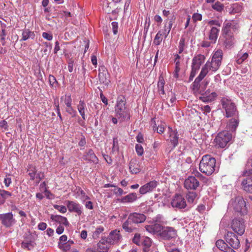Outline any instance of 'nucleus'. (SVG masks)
Returning <instances> with one entry per match:
<instances>
[{
	"instance_id": "nucleus-41",
	"label": "nucleus",
	"mask_w": 252,
	"mask_h": 252,
	"mask_svg": "<svg viewBox=\"0 0 252 252\" xmlns=\"http://www.w3.org/2000/svg\"><path fill=\"white\" fill-rule=\"evenodd\" d=\"M231 26V23L229 21H225L223 24V27L222 29V32L225 35L228 34H231L230 32V29Z\"/></svg>"
},
{
	"instance_id": "nucleus-64",
	"label": "nucleus",
	"mask_w": 252,
	"mask_h": 252,
	"mask_svg": "<svg viewBox=\"0 0 252 252\" xmlns=\"http://www.w3.org/2000/svg\"><path fill=\"white\" fill-rule=\"evenodd\" d=\"M73 64H74V61L72 59L69 60L68 62V71L70 72H72L73 71Z\"/></svg>"
},
{
	"instance_id": "nucleus-63",
	"label": "nucleus",
	"mask_w": 252,
	"mask_h": 252,
	"mask_svg": "<svg viewBox=\"0 0 252 252\" xmlns=\"http://www.w3.org/2000/svg\"><path fill=\"white\" fill-rule=\"evenodd\" d=\"M201 110L205 115H207L210 112L211 108L209 105H205L201 107Z\"/></svg>"
},
{
	"instance_id": "nucleus-31",
	"label": "nucleus",
	"mask_w": 252,
	"mask_h": 252,
	"mask_svg": "<svg viewBox=\"0 0 252 252\" xmlns=\"http://www.w3.org/2000/svg\"><path fill=\"white\" fill-rule=\"evenodd\" d=\"M224 45L227 49L231 48L234 44V39L232 34L225 35Z\"/></svg>"
},
{
	"instance_id": "nucleus-58",
	"label": "nucleus",
	"mask_w": 252,
	"mask_h": 252,
	"mask_svg": "<svg viewBox=\"0 0 252 252\" xmlns=\"http://www.w3.org/2000/svg\"><path fill=\"white\" fill-rule=\"evenodd\" d=\"M113 29V32L114 34H116L118 32V24L116 22H113L111 23Z\"/></svg>"
},
{
	"instance_id": "nucleus-4",
	"label": "nucleus",
	"mask_w": 252,
	"mask_h": 252,
	"mask_svg": "<svg viewBox=\"0 0 252 252\" xmlns=\"http://www.w3.org/2000/svg\"><path fill=\"white\" fill-rule=\"evenodd\" d=\"M146 217L143 214L131 213L129 215L127 220L123 224V228L126 232H132L134 229L132 223H142L146 220Z\"/></svg>"
},
{
	"instance_id": "nucleus-14",
	"label": "nucleus",
	"mask_w": 252,
	"mask_h": 252,
	"mask_svg": "<svg viewBox=\"0 0 252 252\" xmlns=\"http://www.w3.org/2000/svg\"><path fill=\"white\" fill-rule=\"evenodd\" d=\"M171 205L174 208L184 209L187 206L186 201L184 197L181 195H176L171 201Z\"/></svg>"
},
{
	"instance_id": "nucleus-21",
	"label": "nucleus",
	"mask_w": 252,
	"mask_h": 252,
	"mask_svg": "<svg viewBox=\"0 0 252 252\" xmlns=\"http://www.w3.org/2000/svg\"><path fill=\"white\" fill-rule=\"evenodd\" d=\"M168 135L169 138L166 140L169 141L173 147L175 148L178 144L179 137L177 132L173 130L171 127H168Z\"/></svg>"
},
{
	"instance_id": "nucleus-8",
	"label": "nucleus",
	"mask_w": 252,
	"mask_h": 252,
	"mask_svg": "<svg viewBox=\"0 0 252 252\" xmlns=\"http://www.w3.org/2000/svg\"><path fill=\"white\" fill-rule=\"evenodd\" d=\"M205 58L204 55L199 54L192 60L191 71L189 76V80H192L198 71L202 64L204 62Z\"/></svg>"
},
{
	"instance_id": "nucleus-49",
	"label": "nucleus",
	"mask_w": 252,
	"mask_h": 252,
	"mask_svg": "<svg viewBox=\"0 0 252 252\" xmlns=\"http://www.w3.org/2000/svg\"><path fill=\"white\" fill-rule=\"evenodd\" d=\"M141 239L142 237L140 236L139 234H135L132 241L133 242L137 245L141 246L142 244Z\"/></svg>"
},
{
	"instance_id": "nucleus-17",
	"label": "nucleus",
	"mask_w": 252,
	"mask_h": 252,
	"mask_svg": "<svg viewBox=\"0 0 252 252\" xmlns=\"http://www.w3.org/2000/svg\"><path fill=\"white\" fill-rule=\"evenodd\" d=\"M121 239L120 231L117 229L111 231L106 241L109 244H115L119 242Z\"/></svg>"
},
{
	"instance_id": "nucleus-26",
	"label": "nucleus",
	"mask_w": 252,
	"mask_h": 252,
	"mask_svg": "<svg viewBox=\"0 0 252 252\" xmlns=\"http://www.w3.org/2000/svg\"><path fill=\"white\" fill-rule=\"evenodd\" d=\"M219 32L220 28H218L217 27H212L211 28L209 32V39L211 43H216L218 37Z\"/></svg>"
},
{
	"instance_id": "nucleus-23",
	"label": "nucleus",
	"mask_w": 252,
	"mask_h": 252,
	"mask_svg": "<svg viewBox=\"0 0 252 252\" xmlns=\"http://www.w3.org/2000/svg\"><path fill=\"white\" fill-rule=\"evenodd\" d=\"M99 73L98 74V77L99 81L101 83L105 84H107L110 82L109 79V74L105 67L102 66L99 69Z\"/></svg>"
},
{
	"instance_id": "nucleus-24",
	"label": "nucleus",
	"mask_w": 252,
	"mask_h": 252,
	"mask_svg": "<svg viewBox=\"0 0 252 252\" xmlns=\"http://www.w3.org/2000/svg\"><path fill=\"white\" fill-rule=\"evenodd\" d=\"M216 246L220 251L223 252H236L233 249L229 247L228 244L222 240L217 241Z\"/></svg>"
},
{
	"instance_id": "nucleus-33",
	"label": "nucleus",
	"mask_w": 252,
	"mask_h": 252,
	"mask_svg": "<svg viewBox=\"0 0 252 252\" xmlns=\"http://www.w3.org/2000/svg\"><path fill=\"white\" fill-rule=\"evenodd\" d=\"M33 32L30 31L29 29H24L22 33V38L21 41H26L30 38L32 39L34 37Z\"/></svg>"
},
{
	"instance_id": "nucleus-2",
	"label": "nucleus",
	"mask_w": 252,
	"mask_h": 252,
	"mask_svg": "<svg viewBox=\"0 0 252 252\" xmlns=\"http://www.w3.org/2000/svg\"><path fill=\"white\" fill-rule=\"evenodd\" d=\"M115 114L121 122L127 121L130 118V110L126 106V99L124 96L121 95L117 97Z\"/></svg>"
},
{
	"instance_id": "nucleus-7",
	"label": "nucleus",
	"mask_w": 252,
	"mask_h": 252,
	"mask_svg": "<svg viewBox=\"0 0 252 252\" xmlns=\"http://www.w3.org/2000/svg\"><path fill=\"white\" fill-rule=\"evenodd\" d=\"M232 137V134L229 131L224 130L217 134L214 141L217 146L220 148H224L231 140Z\"/></svg>"
},
{
	"instance_id": "nucleus-53",
	"label": "nucleus",
	"mask_w": 252,
	"mask_h": 252,
	"mask_svg": "<svg viewBox=\"0 0 252 252\" xmlns=\"http://www.w3.org/2000/svg\"><path fill=\"white\" fill-rule=\"evenodd\" d=\"M150 25V20L149 17H146L145 22L144 24V32L146 33H147L149 28Z\"/></svg>"
},
{
	"instance_id": "nucleus-42",
	"label": "nucleus",
	"mask_w": 252,
	"mask_h": 252,
	"mask_svg": "<svg viewBox=\"0 0 252 252\" xmlns=\"http://www.w3.org/2000/svg\"><path fill=\"white\" fill-rule=\"evenodd\" d=\"M29 175L31 180H33L35 178V175L37 172L36 168L34 166H30L28 170Z\"/></svg>"
},
{
	"instance_id": "nucleus-35",
	"label": "nucleus",
	"mask_w": 252,
	"mask_h": 252,
	"mask_svg": "<svg viewBox=\"0 0 252 252\" xmlns=\"http://www.w3.org/2000/svg\"><path fill=\"white\" fill-rule=\"evenodd\" d=\"M77 191L75 193V198H79L82 202H85L86 200L90 199V197L80 188L77 189Z\"/></svg>"
},
{
	"instance_id": "nucleus-46",
	"label": "nucleus",
	"mask_w": 252,
	"mask_h": 252,
	"mask_svg": "<svg viewBox=\"0 0 252 252\" xmlns=\"http://www.w3.org/2000/svg\"><path fill=\"white\" fill-rule=\"evenodd\" d=\"M212 8L218 12H221L224 8V5L220 2H217L212 6Z\"/></svg>"
},
{
	"instance_id": "nucleus-15",
	"label": "nucleus",
	"mask_w": 252,
	"mask_h": 252,
	"mask_svg": "<svg viewBox=\"0 0 252 252\" xmlns=\"http://www.w3.org/2000/svg\"><path fill=\"white\" fill-rule=\"evenodd\" d=\"M160 235L164 239L169 240L175 238L177 236V233L174 228L166 227L162 228Z\"/></svg>"
},
{
	"instance_id": "nucleus-38",
	"label": "nucleus",
	"mask_w": 252,
	"mask_h": 252,
	"mask_svg": "<svg viewBox=\"0 0 252 252\" xmlns=\"http://www.w3.org/2000/svg\"><path fill=\"white\" fill-rule=\"evenodd\" d=\"M163 36H164V32H162L161 31H158L155 37L153 44L156 45H159L162 40Z\"/></svg>"
},
{
	"instance_id": "nucleus-25",
	"label": "nucleus",
	"mask_w": 252,
	"mask_h": 252,
	"mask_svg": "<svg viewBox=\"0 0 252 252\" xmlns=\"http://www.w3.org/2000/svg\"><path fill=\"white\" fill-rule=\"evenodd\" d=\"M146 231L150 233L155 234L161 232L162 226L158 223H153L145 226Z\"/></svg>"
},
{
	"instance_id": "nucleus-48",
	"label": "nucleus",
	"mask_w": 252,
	"mask_h": 252,
	"mask_svg": "<svg viewBox=\"0 0 252 252\" xmlns=\"http://www.w3.org/2000/svg\"><path fill=\"white\" fill-rule=\"evenodd\" d=\"M22 247L23 248L30 250L34 247V243L32 241L24 242L22 243Z\"/></svg>"
},
{
	"instance_id": "nucleus-16",
	"label": "nucleus",
	"mask_w": 252,
	"mask_h": 252,
	"mask_svg": "<svg viewBox=\"0 0 252 252\" xmlns=\"http://www.w3.org/2000/svg\"><path fill=\"white\" fill-rule=\"evenodd\" d=\"M66 205L70 212H75L78 215H80L82 213L83 208L80 204L73 201L67 200Z\"/></svg>"
},
{
	"instance_id": "nucleus-55",
	"label": "nucleus",
	"mask_w": 252,
	"mask_h": 252,
	"mask_svg": "<svg viewBox=\"0 0 252 252\" xmlns=\"http://www.w3.org/2000/svg\"><path fill=\"white\" fill-rule=\"evenodd\" d=\"M0 195L2 198L5 199L9 196H11V193L5 190H2V191L0 193Z\"/></svg>"
},
{
	"instance_id": "nucleus-30",
	"label": "nucleus",
	"mask_w": 252,
	"mask_h": 252,
	"mask_svg": "<svg viewBox=\"0 0 252 252\" xmlns=\"http://www.w3.org/2000/svg\"><path fill=\"white\" fill-rule=\"evenodd\" d=\"M129 171L132 174H137L140 171V169L136 160L132 159L129 163Z\"/></svg>"
},
{
	"instance_id": "nucleus-29",
	"label": "nucleus",
	"mask_w": 252,
	"mask_h": 252,
	"mask_svg": "<svg viewBox=\"0 0 252 252\" xmlns=\"http://www.w3.org/2000/svg\"><path fill=\"white\" fill-rule=\"evenodd\" d=\"M77 109L83 120L86 119L85 111L87 110L86 105L83 100H80L77 105Z\"/></svg>"
},
{
	"instance_id": "nucleus-6",
	"label": "nucleus",
	"mask_w": 252,
	"mask_h": 252,
	"mask_svg": "<svg viewBox=\"0 0 252 252\" xmlns=\"http://www.w3.org/2000/svg\"><path fill=\"white\" fill-rule=\"evenodd\" d=\"M229 208H232L236 212L244 214L246 213V203L243 197L238 196L232 199L228 203Z\"/></svg>"
},
{
	"instance_id": "nucleus-40",
	"label": "nucleus",
	"mask_w": 252,
	"mask_h": 252,
	"mask_svg": "<svg viewBox=\"0 0 252 252\" xmlns=\"http://www.w3.org/2000/svg\"><path fill=\"white\" fill-rule=\"evenodd\" d=\"M104 230V228L102 226H98L95 230L93 232L92 237L94 239H97L99 237L100 234H101Z\"/></svg>"
},
{
	"instance_id": "nucleus-34",
	"label": "nucleus",
	"mask_w": 252,
	"mask_h": 252,
	"mask_svg": "<svg viewBox=\"0 0 252 252\" xmlns=\"http://www.w3.org/2000/svg\"><path fill=\"white\" fill-rule=\"evenodd\" d=\"M137 196L136 193H130L123 197L121 199V202L123 203L132 202L137 199Z\"/></svg>"
},
{
	"instance_id": "nucleus-32",
	"label": "nucleus",
	"mask_w": 252,
	"mask_h": 252,
	"mask_svg": "<svg viewBox=\"0 0 252 252\" xmlns=\"http://www.w3.org/2000/svg\"><path fill=\"white\" fill-rule=\"evenodd\" d=\"M210 91L208 90L205 93V96H203L202 98V100L203 101L206 102H211L213 101L215 98L217 96V94L215 92H212L210 94H209Z\"/></svg>"
},
{
	"instance_id": "nucleus-20",
	"label": "nucleus",
	"mask_w": 252,
	"mask_h": 252,
	"mask_svg": "<svg viewBox=\"0 0 252 252\" xmlns=\"http://www.w3.org/2000/svg\"><path fill=\"white\" fill-rule=\"evenodd\" d=\"M199 184L198 181L194 177L190 176L185 181L184 186L188 189H196Z\"/></svg>"
},
{
	"instance_id": "nucleus-45",
	"label": "nucleus",
	"mask_w": 252,
	"mask_h": 252,
	"mask_svg": "<svg viewBox=\"0 0 252 252\" xmlns=\"http://www.w3.org/2000/svg\"><path fill=\"white\" fill-rule=\"evenodd\" d=\"M196 196H197V194L195 192H193V191L189 192L187 194V199L189 202L193 203Z\"/></svg>"
},
{
	"instance_id": "nucleus-1",
	"label": "nucleus",
	"mask_w": 252,
	"mask_h": 252,
	"mask_svg": "<svg viewBox=\"0 0 252 252\" xmlns=\"http://www.w3.org/2000/svg\"><path fill=\"white\" fill-rule=\"evenodd\" d=\"M222 51L220 49L217 50L213 54L211 61H208L203 66L201 70L204 75L208 74H212L217 71L220 68L222 59Z\"/></svg>"
},
{
	"instance_id": "nucleus-27",
	"label": "nucleus",
	"mask_w": 252,
	"mask_h": 252,
	"mask_svg": "<svg viewBox=\"0 0 252 252\" xmlns=\"http://www.w3.org/2000/svg\"><path fill=\"white\" fill-rule=\"evenodd\" d=\"M83 158L84 160L95 163H97L98 161V158L92 149H90L88 152L85 153Z\"/></svg>"
},
{
	"instance_id": "nucleus-44",
	"label": "nucleus",
	"mask_w": 252,
	"mask_h": 252,
	"mask_svg": "<svg viewBox=\"0 0 252 252\" xmlns=\"http://www.w3.org/2000/svg\"><path fill=\"white\" fill-rule=\"evenodd\" d=\"M141 241L142 244L141 245L144 246L146 248L150 247L152 244L151 239L148 237H142Z\"/></svg>"
},
{
	"instance_id": "nucleus-3",
	"label": "nucleus",
	"mask_w": 252,
	"mask_h": 252,
	"mask_svg": "<svg viewBox=\"0 0 252 252\" xmlns=\"http://www.w3.org/2000/svg\"><path fill=\"white\" fill-rule=\"evenodd\" d=\"M216 159L211 156L206 155L202 157L199 163V170L207 176L212 175L215 171Z\"/></svg>"
},
{
	"instance_id": "nucleus-50",
	"label": "nucleus",
	"mask_w": 252,
	"mask_h": 252,
	"mask_svg": "<svg viewBox=\"0 0 252 252\" xmlns=\"http://www.w3.org/2000/svg\"><path fill=\"white\" fill-rule=\"evenodd\" d=\"M185 45V39L184 38H181L180 41H179V54H181L184 50Z\"/></svg>"
},
{
	"instance_id": "nucleus-12",
	"label": "nucleus",
	"mask_w": 252,
	"mask_h": 252,
	"mask_svg": "<svg viewBox=\"0 0 252 252\" xmlns=\"http://www.w3.org/2000/svg\"><path fill=\"white\" fill-rule=\"evenodd\" d=\"M0 220L1 223L6 227L11 226L15 223V220L12 213L0 214Z\"/></svg>"
},
{
	"instance_id": "nucleus-36",
	"label": "nucleus",
	"mask_w": 252,
	"mask_h": 252,
	"mask_svg": "<svg viewBox=\"0 0 252 252\" xmlns=\"http://www.w3.org/2000/svg\"><path fill=\"white\" fill-rule=\"evenodd\" d=\"M206 76L204 75L202 72H200L199 75L195 78L194 81L192 84L193 90H197L200 86V82Z\"/></svg>"
},
{
	"instance_id": "nucleus-59",
	"label": "nucleus",
	"mask_w": 252,
	"mask_h": 252,
	"mask_svg": "<svg viewBox=\"0 0 252 252\" xmlns=\"http://www.w3.org/2000/svg\"><path fill=\"white\" fill-rule=\"evenodd\" d=\"M71 98L70 95L66 96L64 99V103L67 107L71 106Z\"/></svg>"
},
{
	"instance_id": "nucleus-19",
	"label": "nucleus",
	"mask_w": 252,
	"mask_h": 252,
	"mask_svg": "<svg viewBox=\"0 0 252 252\" xmlns=\"http://www.w3.org/2000/svg\"><path fill=\"white\" fill-rule=\"evenodd\" d=\"M158 186V182L156 181L150 182L142 186L139 189V192L141 194H144L149 192H151L155 189Z\"/></svg>"
},
{
	"instance_id": "nucleus-11",
	"label": "nucleus",
	"mask_w": 252,
	"mask_h": 252,
	"mask_svg": "<svg viewBox=\"0 0 252 252\" xmlns=\"http://www.w3.org/2000/svg\"><path fill=\"white\" fill-rule=\"evenodd\" d=\"M231 228L234 232L242 235L245 232V226L243 219H235L233 220Z\"/></svg>"
},
{
	"instance_id": "nucleus-57",
	"label": "nucleus",
	"mask_w": 252,
	"mask_h": 252,
	"mask_svg": "<svg viewBox=\"0 0 252 252\" xmlns=\"http://www.w3.org/2000/svg\"><path fill=\"white\" fill-rule=\"evenodd\" d=\"M4 183L6 187H8L11 183V179L10 175H6L4 179Z\"/></svg>"
},
{
	"instance_id": "nucleus-56",
	"label": "nucleus",
	"mask_w": 252,
	"mask_h": 252,
	"mask_svg": "<svg viewBox=\"0 0 252 252\" xmlns=\"http://www.w3.org/2000/svg\"><path fill=\"white\" fill-rule=\"evenodd\" d=\"M49 81L50 85L53 87L55 86V85L57 83L56 78L52 75H50L49 76Z\"/></svg>"
},
{
	"instance_id": "nucleus-28",
	"label": "nucleus",
	"mask_w": 252,
	"mask_h": 252,
	"mask_svg": "<svg viewBox=\"0 0 252 252\" xmlns=\"http://www.w3.org/2000/svg\"><path fill=\"white\" fill-rule=\"evenodd\" d=\"M51 219L53 221L63 224L65 226H68L69 225V222L67 219L65 217L60 215H52L51 216Z\"/></svg>"
},
{
	"instance_id": "nucleus-47",
	"label": "nucleus",
	"mask_w": 252,
	"mask_h": 252,
	"mask_svg": "<svg viewBox=\"0 0 252 252\" xmlns=\"http://www.w3.org/2000/svg\"><path fill=\"white\" fill-rule=\"evenodd\" d=\"M208 24L211 28L212 27H217L218 28H220L221 26V22L218 20H212L209 21Z\"/></svg>"
},
{
	"instance_id": "nucleus-18",
	"label": "nucleus",
	"mask_w": 252,
	"mask_h": 252,
	"mask_svg": "<svg viewBox=\"0 0 252 252\" xmlns=\"http://www.w3.org/2000/svg\"><path fill=\"white\" fill-rule=\"evenodd\" d=\"M227 123L226 128L227 131L234 132L239 124V118L238 116H231Z\"/></svg>"
},
{
	"instance_id": "nucleus-37",
	"label": "nucleus",
	"mask_w": 252,
	"mask_h": 252,
	"mask_svg": "<svg viewBox=\"0 0 252 252\" xmlns=\"http://www.w3.org/2000/svg\"><path fill=\"white\" fill-rule=\"evenodd\" d=\"M165 21V24L164 25V37L166 38L168 35L169 34L170 30L172 27L173 25V20L171 19L168 21V20L167 19Z\"/></svg>"
},
{
	"instance_id": "nucleus-43",
	"label": "nucleus",
	"mask_w": 252,
	"mask_h": 252,
	"mask_svg": "<svg viewBox=\"0 0 252 252\" xmlns=\"http://www.w3.org/2000/svg\"><path fill=\"white\" fill-rule=\"evenodd\" d=\"M231 8L232 9L231 13H239L242 11L243 9L242 4L239 3H234L231 5Z\"/></svg>"
},
{
	"instance_id": "nucleus-61",
	"label": "nucleus",
	"mask_w": 252,
	"mask_h": 252,
	"mask_svg": "<svg viewBox=\"0 0 252 252\" xmlns=\"http://www.w3.org/2000/svg\"><path fill=\"white\" fill-rule=\"evenodd\" d=\"M42 36L44 38L46 39L49 41H50L53 39L52 34L46 32H43Z\"/></svg>"
},
{
	"instance_id": "nucleus-51",
	"label": "nucleus",
	"mask_w": 252,
	"mask_h": 252,
	"mask_svg": "<svg viewBox=\"0 0 252 252\" xmlns=\"http://www.w3.org/2000/svg\"><path fill=\"white\" fill-rule=\"evenodd\" d=\"M54 207L62 213H65L67 211L66 207L63 205H54Z\"/></svg>"
},
{
	"instance_id": "nucleus-10",
	"label": "nucleus",
	"mask_w": 252,
	"mask_h": 252,
	"mask_svg": "<svg viewBox=\"0 0 252 252\" xmlns=\"http://www.w3.org/2000/svg\"><path fill=\"white\" fill-rule=\"evenodd\" d=\"M227 244L230 245L232 249H237L240 247V241L237 236L231 232H227L225 235Z\"/></svg>"
},
{
	"instance_id": "nucleus-39",
	"label": "nucleus",
	"mask_w": 252,
	"mask_h": 252,
	"mask_svg": "<svg viewBox=\"0 0 252 252\" xmlns=\"http://www.w3.org/2000/svg\"><path fill=\"white\" fill-rule=\"evenodd\" d=\"M164 84L165 81L163 79V77L162 76H160L158 83V91L160 94H165L164 90Z\"/></svg>"
},
{
	"instance_id": "nucleus-22",
	"label": "nucleus",
	"mask_w": 252,
	"mask_h": 252,
	"mask_svg": "<svg viewBox=\"0 0 252 252\" xmlns=\"http://www.w3.org/2000/svg\"><path fill=\"white\" fill-rule=\"evenodd\" d=\"M175 59L174 63H175V68L173 73V76L176 78L179 77V73L180 71L182 64L183 61V58L179 54L175 55Z\"/></svg>"
},
{
	"instance_id": "nucleus-60",
	"label": "nucleus",
	"mask_w": 252,
	"mask_h": 252,
	"mask_svg": "<svg viewBox=\"0 0 252 252\" xmlns=\"http://www.w3.org/2000/svg\"><path fill=\"white\" fill-rule=\"evenodd\" d=\"M113 151H117L118 150V139L116 137L113 138Z\"/></svg>"
},
{
	"instance_id": "nucleus-9",
	"label": "nucleus",
	"mask_w": 252,
	"mask_h": 252,
	"mask_svg": "<svg viewBox=\"0 0 252 252\" xmlns=\"http://www.w3.org/2000/svg\"><path fill=\"white\" fill-rule=\"evenodd\" d=\"M241 182L242 189L248 193H252V170L245 171Z\"/></svg>"
},
{
	"instance_id": "nucleus-13",
	"label": "nucleus",
	"mask_w": 252,
	"mask_h": 252,
	"mask_svg": "<svg viewBox=\"0 0 252 252\" xmlns=\"http://www.w3.org/2000/svg\"><path fill=\"white\" fill-rule=\"evenodd\" d=\"M110 244L104 239L100 241L97 245L96 248L88 249L86 252H108Z\"/></svg>"
},
{
	"instance_id": "nucleus-62",
	"label": "nucleus",
	"mask_w": 252,
	"mask_h": 252,
	"mask_svg": "<svg viewBox=\"0 0 252 252\" xmlns=\"http://www.w3.org/2000/svg\"><path fill=\"white\" fill-rule=\"evenodd\" d=\"M68 108L66 109V111L70 115H72V116H75L76 113V111L70 106V107H67Z\"/></svg>"
},
{
	"instance_id": "nucleus-5",
	"label": "nucleus",
	"mask_w": 252,
	"mask_h": 252,
	"mask_svg": "<svg viewBox=\"0 0 252 252\" xmlns=\"http://www.w3.org/2000/svg\"><path fill=\"white\" fill-rule=\"evenodd\" d=\"M223 109L225 111V116L230 118L231 116H238L239 113L234 103L228 97H223L221 100Z\"/></svg>"
},
{
	"instance_id": "nucleus-52",
	"label": "nucleus",
	"mask_w": 252,
	"mask_h": 252,
	"mask_svg": "<svg viewBox=\"0 0 252 252\" xmlns=\"http://www.w3.org/2000/svg\"><path fill=\"white\" fill-rule=\"evenodd\" d=\"M135 150L138 156H141L143 154V148L141 145L136 144L135 146Z\"/></svg>"
},
{
	"instance_id": "nucleus-54",
	"label": "nucleus",
	"mask_w": 252,
	"mask_h": 252,
	"mask_svg": "<svg viewBox=\"0 0 252 252\" xmlns=\"http://www.w3.org/2000/svg\"><path fill=\"white\" fill-rule=\"evenodd\" d=\"M202 16L201 14L198 13H195L192 16V20L194 22H196L197 21H201L202 20Z\"/></svg>"
}]
</instances>
